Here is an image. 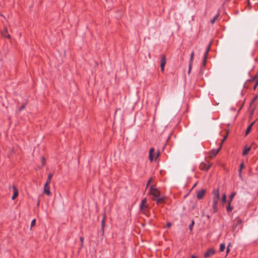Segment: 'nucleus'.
Here are the masks:
<instances>
[{"label": "nucleus", "mask_w": 258, "mask_h": 258, "mask_svg": "<svg viewBox=\"0 0 258 258\" xmlns=\"http://www.w3.org/2000/svg\"><path fill=\"white\" fill-rule=\"evenodd\" d=\"M195 53L194 51H192L190 54V62H192L194 57Z\"/></svg>", "instance_id": "393cba45"}, {"label": "nucleus", "mask_w": 258, "mask_h": 258, "mask_svg": "<svg viewBox=\"0 0 258 258\" xmlns=\"http://www.w3.org/2000/svg\"><path fill=\"white\" fill-rule=\"evenodd\" d=\"M247 5H249V0H247Z\"/></svg>", "instance_id": "c03bdc74"}, {"label": "nucleus", "mask_w": 258, "mask_h": 258, "mask_svg": "<svg viewBox=\"0 0 258 258\" xmlns=\"http://www.w3.org/2000/svg\"><path fill=\"white\" fill-rule=\"evenodd\" d=\"M220 15V13H218L211 20V23L212 24H213L216 20L218 18L219 16Z\"/></svg>", "instance_id": "412c9836"}, {"label": "nucleus", "mask_w": 258, "mask_h": 258, "mask_svg": "<svg viewBox=\"0 0 258 258\" xmlns=\"http://www.w3.org/2000/svg\"><path fill=\"white\" fill-rule=\"evenodd\" d=\"M166 63V56L165 55H161V63H160V67H161V70L162 73L164 72V67Z\"/></svg>", "instance_id": "39448f33"}, {"label": "nucleus", "mask_w": 258, "mask_h": 258, "mask_svg": "<svg viewBox=\"0 0 258 258\" xmlns=\"http://www.w3.org/2000/svg\"><path fill=\"white\" fill-rule=\"evenodd\" d=\"M233 210V207L231 206V202H228V205L226 207V210L227 212H230Z\"/></svg>", "instance_id": "6ab92c4d"}, {"label": "nucleus", "mask_w": 258, "mask_h": 258, "mask_svg": "<svg viewBox=\"0 0 258 258\" xmlns=\"http://www.w3.org/2000/svg\"><path fill=\"white\" fill-rule=\"evenodd\" d=\"M159 156V152L158 153V154L157 155V157H158Z\"/></svg>", "instance_id": "a18cd8bd"}, {"label": "nucleus", "mask_w": 258, "mask_h": 258, "mask_svg": "<svg viewBox=\"0 0 258 258\" xmlns=\"http://www.w3.org/2000/svg\"><path fill=\"white\" fill-rule=\"evenodd\" d=\"M242 223V220L237 217L236 219H235V224H234L233 226H232V228H233V231H235L237 228V227H238V226H240Z\"/></svg>", "instance_id": "6e6552de"}, {"label": "nucleus", "mask_w": 258, "mask_h": 258, "mask_svg": "<svg viewBox=\"0 0 258 258\" xmlns=\"http://www.w3.org/2000/svg\"><path fill=\"white\" fill-rule=\"evenodd\" d=\"M257 96H255L254 97V98L253 99V102L255 101L257 99Z\"/></svg>", "instance_id": "a19ab883"}, {"label": "nucleus", "mask_w": 258, "mask_h": 258, "mask_svg": "<svg viewBox=\"0 0 258 258\" xmlns=\"http://www.w3.org/2000/svg\"><path fill=\"white\" fill-rule=\"evenodd\" d=\"M255 121H253V122H252L251 123H250L248 126V127H247L246 130V132H245V135L246 136L247 135H248L249 132H250L251 130V127L252 126H253V124L254 123Z\"/></svg>", "instance_id": "4468645a"}, {"label": "nucleus", "mask_w": 258, "mask_h": 258, "mask_svg": "<svg viewBox=\"0 0 258 258\" xmlns=\"http://www.w3.org/2000/svg\"><path fill=\"white\" fill-rule=\"evenodd\" d=\"M211 43H210L208 45L207 48L206 52L204 53V58H207V56H208V54L209 53V51L210 50V47H211Z\"/></svg>", "instance_id": "a211bd4d"}, {"label": "nucleus", "mask_w": 258, "mask_h": 258, "mask_svg": "<svg viewBox=\"0 0 258 258\" xmlns=\"http://www.w3.org/2000/svg\"><path fill=\"white\" fill-rule=\"evenodd\" d=\"M252 80L254 81V80H255L256 81V82H255V84L253 87V89H255V88H256L257 85H258V76L257 75H256L252 79Z\"/></svg>", "instance_id": "aec40b11"}, {"label": "nucleus", "mask_w": 258, "mask_h": 258, "mask_svg": "<svg viewBox=\"0 0 258 258\" xmlns=\"http://www.w3.org/2000/svg\"><path fill=\"white\" fill-rule=\"evenodd\" d=\"M242 170H241L240 168H239L238 170L239 176L240 177H242Z\"/></svg>", "instance_id": "72a5a7b5"}, {"label": "nucleus", "mask_w": 258, "mask_h": 258, "mask_svg": "<svg viewBox=\"0 0 258 258\" xmlns=\"http://www.w3.org/2000/svg\"><path fill=\"white\" fill-rule=\"evenodd\" d=\"M26 104L22 105L19 109V111H21L23 109L25 108Z\"/></svg>", "instance_id": "bb28decb"}, {"label": "nucleus", "mask_w": 258, "mask_h": 258, "mask_svg": "<svg viewBox=\"0 0 258 258\" xmlns=\"http://www.w3.org/2000/svg\"><path fill=\"white\" fill-rule=\"evenodd\" d=\"M215 253V250L213 248H210L206 251L204 254L205 258H208L213 256Z\"/></svg>", "instance_id": "20e7f679"}, {"label": "nucleus", "mask_w": 258, "mask_h": 258, "mask_svg": "<svg viewBox=\"0 0 258 258\" xmlns=\"http://www.w3.org/2000/svg\"><path fill=\"white\" fill-rule=\"evenodd\" d=\"M222 202L223 204H225L226 202V195L225 194L222 196Z\"/></svg>", "instance_id": "5701e85b"}, {"label": "nucleus", "mask_w": 258, "mask_h": 258, "mask_svg": "<svg viewBox=\"0 0 258 258\" xmlns=\"http://www.w3.org/2000/svg\"><path fill=\"white\" fill-rule=\"evenodd\" d=\"M155 150L153 148H151L149 150V160L150 162H152L154 158Z\"/></svg>", "instance_id": "9b49d317"}, {"label": "nucleus", "mask_w": 258, "mask_h": 258, "mask_svg": "<svg viewBox=\"0 0 258 258\" xmlns=\"http://www.w3.org/2000/svg\"><path fill=\"white\" fill-rule=\"evenodd\" d=\"M152 179H153L152 178H150L149 179V181H148V183H147V184L146 185V188H147L148 186H149V184H150V183L152 181Z\"/></svg>", "instance_id": "7c9ffc66"}, {"label": "nucleus", "mask_w": 258, "mask_h": 258, "mask_svg": "<svg viewBox=\"0 0 258 258\" xmlns=\"http://www.w3.org/2000/svg\"><path fill=\"white\" fill-rule=\"evenodd\" d=\"M206 192V190L204 189H202L200 190H199L197 192V199L199 200L202 199L204 198V196L205 195Z\"/></svg>", "instance_id": "0eeeda50"}, {"label": "nucleus", "mask_w": 258, "mask_h": 258, "mask_svg": "<svg viewBox=\"0 0 258 258\" xmlns=\"http://www.w3.org/2000/svg\"><path fill=\"white\" fill-rule=\"evenodd\" d=\"M152 200L155 201L157 204H163L165 203V197H158L156 198H153Z\"/></svg>", "instance_id": "1a4fd4ad"}, {"label": "nucleus", "mask_w": 258, "mask_h": 258, "mask_svg": "<svg viewBox=\"0 0 258 258\" xmlns=\"http://www.w3.org/2000/svg\"><path fill=\"white\" fill-rule=\"evenodd\" d=\"M80 240L81 243H84V237H83L81 236L80 237Z\"/></svg>", "instance_id": "4c0bfd02"}, {"label": "nucleus", "mask_w": 258, "mask_h": 258, "mask_svg": "<svg viewBox=\"0 0 258 258\" xmlns=\"http://www.w3.org/2000/svg\"><path fill=\"white\" fill-rule=\"evenodd\" d=\"M212 164H207L206 163L202 162L200 165V169L202 170L208 171L212 166Z\"/></svg>", "instance_id": "423d86ee"}, {"label": "nucleus", "mask_w": 258, "mask_h": 258, "mask_svg": "<svg viewBox=\"0 0 258 258\" xmlns=\"http://www.w3.org/2000/svg\"><path fill=\"white\" fill-rule=\"evenodd\" d=\"M221 146L217 149H213L210 152V156L211 158L215 157L220 151Z\"/></svg>", "instance_id": "9d476101"}, {"label": "nucleus", "mask_w": 258, "mask_h": 258, "mask_svg": "<svg viewBox=\"0 0 258 258\" xmlns=\"http://www.w3.org/2000/svg\"><path fill=\"white\" fill-rule=\"evenodd\" d=\"M192 63V62H189V69H188V73H189V72H190V70H191Z\"/></svg>", "instance_id": "c9c22d12"}, {"label": "nucleus", "mask_w": 258, "mask_h": 258, "mask_svg": "<svg viewBox=\"0 0 258 258\" xmlns=\"http://www.w3.org/2000/svg\"><path fill=\"white\" fill-rule=\"evenodd\" d=\"M194 224H195V221H194V220H192L191 223L189 225V229L190 230V231H191L192 230V228H193Z\"/></svg>", "instance_id": "b1692460"}, {"label": "nucleus", "mask_w": 258, "mask_h": 258, "mask_svg": "<svg viewBox=\"0 0 258 258\" xmlns=\"http://www.w3.org/2000/svg\"><path fill=\"white\" fill-rule=\"evenodd\" d=\"M213 195L212 206L213 208V212L216 213L218 211L217 204L220 199V193L219 189L214 190L212 192Z\"/></svg>", "instance_id": "f257e3e1"}, {"label": "nucleus", "mask_w": 258, "mask_h": 258, "mask_svg": "<svg viewBox=\"0 0 258 258\" xmlns=\"http://www.w3.org/2000/svg\"><path fill=\"white\" fill-rule=\"evenodd\" d=\"M227 1H230V0H227Z\"/></svg>", "instance_id": "de8ad7c7"}, {"label": "nucleus", "mask_w": 258, "mask_h": 258, "mask_svg": "<svg viewBox=\"0 0 258 258\" xmlns=\"http://www.w3.org/2000/svg\"><path fill=\"white\" fill-rule=\"evenodd\" d=\"M101 224H102V227L103 229L104 225H105V217H104L103 218V219L102 220Z\"/></svg>", "instance_id": "c85d7f7f"}, {"label": "nucleus", "mask_w": 258, "mask_h": 258, "mask_svg": "<svg viewBox=\"0 0 258 258\" xmlns=\"http://www.w3.org/2000/svg\"><path fill=\"white\" fill-rule=\"evenodd\" d=\"M225 248V245L224 243H221L220 245V251H223Z\"/></svg>", "instance_id": "4be33fe9"}, {"label": "nucleus", "mask_w": 258, "mask_h": 258, "mask_svg": "<svg viewBox=\"0 0 258 258\" xmlns=\"http://www.w3.org/2000/svg\"><path fill=\"white\" fill-rule=\"evenodd\" d=\"M149 194L153 196V198H156L160 197V191L153 185L150 187Z\"/></svg>", "instance_id": "7ed1b4c3"}, {"label": "nucleus", "mask_w": 258, "mask_h": 258, "mask_svg": "<svg viewBox=\"0 0 258 258\" xmlns=\"http://www.w3.org/2000/svg\"><path fill=\"white\" fill-rule=\"evenodd\" d=\"M230 246V243L229 244L228 246H227V249H226V253H227V254L230 251V248H229Z\"/></svg>", "instance_id": "f704fd0d"}, {"label": "nucleus", "mask_w": 258, "mask_h": 258, "mask_svg": "<svg viewBox=\"0 0 258 258\" xmlns=\"http://www.w3.org/2000/svg\"><path fill=\"white\" fill-rule=\"evenodd\" d=\"M244 168V164L243 162H242L240 164L239 168H240L241 170H242Z\"/></svg>", "instance_id": "cd10ccee"}, {"label": "nucleus", "mask_w": 258, "mask_h": 258, "mask_svg": "<svg viewBox=\"0 0 258 258\" xmlns=\"http://www.w3.org/2000/svg\"><path fill=\"white\" fill-rule=\"evenodd\" d=\"M228 136V134L224 137L223 139L222 140L221 144L224 142Z\"/></svg>", "instance_id": "e433bc0d"}, {"label": "nucleus", "mask_w": 258, "mask_h": 258, "mask_svg": "<svg viewBox=\"0 0 258 258\" xmlns=\"http://www.w3.org/2000/svg\"><path fill=\"white\" fill-rule=\"evenodd\" d=\"M2 35L4 37L7 38H10V35L8 34V30L7 28H5L4 32L2 33Z\"/></svg>", "instance_id": "f3484780"}, {"label": "nucleus", "mask_w": 258, "mask_h": 258, "mask_svg": "<svg viewBox=\"0 0 258 258\" xmlns=\"http://www.w3.org/2000/svg\"><path fill=\"white\" fill-rule=\"evenodd\" d=\"M52 176H53V174H52V173L48 174L45 184L49 185L50 184Z\"/></svg>", "instance_id": "2eb2a0df"}, {"label": "nucleus", "mask_w": 258, "mask_h": 258, "mask_svg": "<svg viewBox=\"0 0 258 258\" xmlns=\"http://www.w3.org/2000/svg\"><path fill=\"white\" fill-rule=\"evenodd\" d=\"M250 149H251L250 147H245L242 152V155L243 156L246 155L248 153V152L250 150Z\"/></svg>", "instance_id": "dca6fc26"}, {"label": "nucleus", "mask_w": 258, "mask_h": 258, "mask_svg": "<svg viewBox=\"0 0 258 258\" xmlns=\"http://www.w3.org/2000/svg\"><path fill=\"white\" fill-rule=\"evenodd\" d=\"M254 121H255H255L258 122V118H257V119H256Z\"/></svg>", "instance_id": "49530a36"}, {"label": "nucleus", "mask_w": 258, "mask_h": 258, "mask_svg": "<svg viewBox=\"0 0 258 258\" xmlns=\"http://www.w3.org/2000/svg\"><path fill=\"white\" fill-rule=\"evenodd\" d=\"M235 195H236V193L235 192L231 193V194L230 196V201H230V202L232 201L233 198L235 197Z\"/></svg>", "instance_id": "a878e982"}, {"label": "nucleus", "mask_w": 258, "mask_h": 258, "mask_svg": "<svg viewBox=\"0 0 258 258\" xmlns=\"http://www.w3.org/2000/svg\"><path fill=\"white\" fill-rule=\"evenodd\" d=\"M35 223H36V220H35V219H33V220L31 221V227L34 226L35 225Z\"/></svg>", "instance_id": "c756f323"}, {"label": "nucleus", "mask_w": 258, "mask_h": 258, "mask_svg": "<svg viewBox=\"0 0 258 258\" xmlns=\"http://www.w3.org/2000/svg\"><path fill=\"white\" fill-rule=\"evenodd\" d=\"M170 226H171V223H168L167 224V227L169 228V227H170Z\"/></svg>", "instance_id": "79ce46f5"}, {"label": "nucleus", "mask_w": 258, "mask_h": 258, "mask_svg": "<svg viewBox=\"0 0 258 258\" xmlns=\"http://www.w3.org/2000/svg\"><path fill=\"white\" fill-rule=\"evenodd\" d=\"M140 208L142 213L146 214L149 211V205L147 204V198H144L142 200L140 206Z\"/></svg>", "instance_id": "f03ea898"}, {"label": "nucleus", "mask_w": 258, "mask_h": 258, "mask_svg": "<svg viewBox=\"0 0 258 258\" xmlns=\"http://www.w3.org/2000/svg\"><path fill=\"white\" fill-rule=\"evenodd\" d=\"M41 162H42V166H44L45 165V158L44 157H42L41 158Z\"/></svg>", "instance_id": "2f4dec72"}, {"label": "nucleus", "mask_w": 258, "mask_h": 258, "mask_svg": "<svg viewBox=\"0 0 258 258\" xmlns=\"http://www.w3.org/2000/svg\"><path fill=\"white\" fill-rule=\"evenodd\" d=\"M83 245H84V243L81 242L80 248H79L80 249H81L83 247Z\"/></svg>", "instance_id": "ea45409f"}, {"label": "nucleus", "mask_w": 258, "mask_h": 258, "mask_svg": "<svg viewBox=\"0 0 258 258\" xmlns=\"http://www.w3.org/2000/svg\"><path fill=\"white\" fill-rule=\"evenodd\" d=\"M206 59H207V58H204L203 62V66H205L206 64Z\"/></svg>", "instance_id": "58836bf2"}, {"label": "nucleus", "mask_w": 258, "mask_h": 258, "mask_svg": "<svg viewBox=\"0 0 258 258\" xmlns=\"http://www.w3.org/2000/svg\"><path fill=\"white\" fill-rule=\"evenodd\" d=\"M191 258H198L197 256H195V255H192L191 256Z\"/></svg>", "instance_id": "37998d69"}, {"label": "nucleus", "mask_w": 258, "mask_h": 258, "mask_svg": "<svg viewBox=\"0 0 258 258\" xmlns=\"http://www.w3.org/2000/svg\"><path fill=\"white\" fill-rule=\"evenodd\" d=\"M43 192L46 194L48 196H49L51 195L49 185L44 184Z\"/></svg>", "instance_id": "f8f14e48"}, {"label": "nucleus", "mask_w": 258, "mask_h": 258, "mask_svg": "<svg viewBox=\"0 0 258 258\" xmlns=\"http://www.w3.org/2000/svg\"><path fill=\"white\" fill-rule=\"evenodd\" d=\"M242 170H241L240 168H239L238 170L239 176L240 177H242Z\"/></svg>", "instance_id": "473e14b6"}, {"label": "nucleus", "mask_w": 258, "mask_h": 258, "mask_svg": "<svg viewBox=\"0 0 258 258\" xmlns=\"http://www.w3.org/2000/svg\"><path fill=\"white\" fill-rule=\"evenodd\" d=\"M14 194L12 197V200H14L18 196V190L16 186L14 185L13 187Z\"/></svg>", "instance_id": "ddd939ff"}]
</instances>
